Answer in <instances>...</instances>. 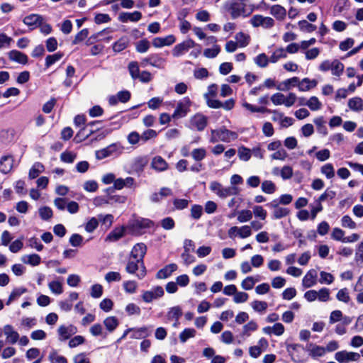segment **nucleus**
<instances>
[{
    "instance_id": "20e7f679",
    "label": "nucleus",
    "mask_w": 363,
    "mask_h": 363,
    "mask_svg": "<svg viewBox=\"0 0 363 363\" xmlns=\"http://www.w3.org/2000/svg\"><path fill=\"white\" fill-rule=\"evenodd\" d=\"M191 101L189 96L183 98L177 105L175 110L172 116L173 118H181L185 117L190 111Z\"/></svg>"
},
{
    "instance_id": "f257e3e1",
    "label": "nucleus",
    "mask_w": 363,
    "mask_h": 363,
    "mask_svg": "<svg viewBox=\"0 0 363 363\" xmlns=\"http://www.w3.org/2000/svg\"><path fill=\"white\" fill-rule=\"evenodd\" d=\"M154 223L147 218H137L129 221L126 225L128 233L133 235H140L152 228Z\"/></svg>"
},
{
    "instance_id": "c85d7f7f",
    "label": "nucleus",
    "mask_w": 363,
    "mask_h": 363,
    "mask_svg": "<svg viewBox=\"0 0 363 363\" xmlns=\"http://www.w3.org/2000/svg\"><path fill=\"white\" fill-rule=\"evenodd\" d=\"M300 84V79L298 77H293L291 78L287 79L283 82L282 84L284 85V87H281V85L277 86L278 90L285 91L290 89V86H298Z\"/></svg>"
},
{
    "instance_id": "a18cd8bd",
    "label": "nucleus",
    "mask_w": 363,
    "mask_h": 363,
    "mask_svg": "<svg viewBox=\"0 0 363 363\" xmlns=\"http://www.w3.org/2000/svg\"><path fill=\"white\" fill-rule=\"evenodd\" d=\"M191 156L196 161H201L206 156V151L204 148H196L192 150Z\"/></svg>"
},
{
    "instance_id": "58836bf2",
    "label": "nucleus",
    "mask_w": 363,
    "mask_h": 363,
    "mask_svg": "<svg viewBox=\"0 0 363 363\" xmlns=\"http://www.w3.org/2000/svg\"><path fill=\"white\" fill-rule=\"evenodd\" d=\"M313 123L316 125L317 130L319 133L326 135L328 134V129L325 125V121L323 116L315 118Z\"/></svg>"
},
{
    "instance_id": "dca6fc26",
    "label": "nucleus",
    "mask_w": 363,
    "mask_h": 363,
    "mask_svg": "<svg viewBox=\"0 0 363 363\" xmlns=\"http://www.w3.org/2000/svg\"><path fill=\"white\" fill-rule=\"evenodd\" d=\"M142 18V13L140 11H135L133 13L121 12L118 16V20L122 23L128 21L137 22Z\"/></svg>"
},
{
    "instance_id": "e433bc0d",
    "label": "nucleus",
    "mask_w": 363,
    "mask_h": 363,
    "mask_svg": "<svg viewBox=\"0 0 363 363\" xmlns=\"http://www.w3.org/2000/svg\"><path fill=\"white\" fill-rule=\"evenodd\" d=\"M44 166L40 162H35L29 171V178L33 179L38 177L43 172Z\"/></svg>"
},
{
    "instance_id": "09e8293b",
    "label": "nucleus",
    "mask_w": 363,
    "mask_h": 363,
    "mask_svg": "<svg viewBox=\"0 0 363 363\" xmlns=\"http://www.w3.org/2000/svg\"><path fill=\"white\" fill-rule=\"evenodd\" d=\"M251 155V150L249 148L242 146L238 149V156L240 160L247 162L250 159Z\"/></svg>"
},
{
    "instance_id": "a211bd4d",
    "label": "nucleus",
    "mask_w": 363,
    "mask_h": 363,
    "mask_svg": "<svg viewBox=\"0 0 363 363\" xmlns=\"http://www.w3.org/2000/svg\"><path fill=\"white\" fill-rule=\"evenodd\" d=\"M125 232H128L126 226H121L120 228H116L107 235L106 240L111 242H116L121 239L125 235Z\"/></svg>"
},
{
    "instance_id": "774afa93",
    "label": "nucleus",
    "mask_w": 363,
    "mask_h": 363,
    "mask_svg": "<svg viewBox=\"0 0 363 363\" xmlns=\"http://www.w3.org/2000/svg\"><path fill=\"white\" fill-rule=\"evenodd\" d=\"M325 349L323 347L314 345L313 347L310 350V355L313 358L317 357H322L325 354Z\"/></svg>"
},
{
    "instance_id": "412c9836",
    "label": "nucleus",
    "mask_w": 363,
    "mask_h": 363,
    "mask_svg": "<svg viewBox=\"0 0 363 363\" xmlns=\"http://www.w3.org/2000/svg\"><path fill=\"white\" fill-rule=\"evenodd\" d=\"M318 84L316 79H310L308 77L303 78L298 84V90L301 91H307L315 88Z\"/></svg>"
},
{
    "instance_id": "c03bdc74",
    "label": "nucleus",
    "mask_w": 363,
    "mask_h": 363,
    "mask_svg": "<svg viewBox=\"0 0 363 363\" xmlns=\"http://www.w3.org/2000/svg\"><path fill=\"white\" fill-rule=\"evenodd\" d=\"M286 53L285 52V50L284 48H280L277 49L269 57V61L272 63L277 62L280 58H286Z\"/></svg>"
},
{
    "instance_id": "338daca9",
    "label": "nucleus",
    "mask_w": 363,
    "mask_h": 363,
    "mask_svg": "<svg viewBox=\"0 0 363 363\" xmlns=\"http://www.w3.org/2000/svg\"><path fill=\"white\" fill-rule=\"evenodd\" d=\"M267 306V303L265 301L256 300L252 303V308L257 312H263L266 311Z\"/></svg>"
},
{
    "instance_id": "de8ad7c7",
    "label": "nucleus",
    "mask_w": 363,
    "mask_h": 363,
    "mask_svg": "<svg viewBox=\"0 0 363 363\" xmlns=\"http://www.w3.org/2000/svg\"><path fill=\"white\" fill-rule=\"evenodd\" d=\"M341 225L343 228H348L350 229H354L357 228L356 223L353 221L351 217L348 215H345L342 217Z\"/></svg>"
},
{
    "instance_id": "49530a36",
    "label": "nucleus",
    "mask_w": 363,
    "mask_h": 363,
    "mask_svg": "<svg viewBox=\"0 0 363 363\" xmlns=\"http://www.w3.org/2000/svg\"><path fill=\"white\" fill-rule=\"evenodd\" d=\"M269 59L265 53L259 54L255 58V62L260 67H265L268 65Z\"/></svg>"
},
{
    "instance_id": "c9c22d12",
    "label": "nucleus",
    "mask_w": 363,
    "mask_h": 363,
    "mask_svg": "<svg viewBox=\"0 0 363 363\" xmlns=\"http://www.w3.org/2000/svg\"><path fill=\"white\" fill-rule=\"evenodd\" d=\"M182 315V311L179 306H174L171 308L167 315L168 320H175L176 321H178V320Z\"/></svg>"
},
{
    "instance_id": "0e129e2a",
    "label": "nucleus",
    "mask_w": 363,
    "mask_h": 363,
    "mask_svg": "<svg viewBox=\"0 0 363 363\" xmlns=\"http://www.w3.org/2000/svg\"><path fill=\"white\" fill-rule=\"evenodd\" d=\"M270 157L272 160L284 161L288 157V153L284 149L280 148L279 150H277L275 152L272 154Z\"/></svg>"
},
{
    "instance_id": "8fccbe9b",
    "label": "nucleus",
    "mask_w": 363,
    "mask_h": 363,
    "mask_svg": "<svg viewBox=\"0 0 363 363\" xmlns=\"http://www.w3.org/2000/svg\"><path fill=\"white\" fill-rule=\"evenodd\" d=\"M220 52V45H215L213 48H206L203 52V55L207 58H214L219 54Z\"/></svg>"
},
{
    "instance_id": "f8f14e48",
    "label": "nucleus",
    "mask_w": 363,
    "mask_h": 363,
    "mask_svg": "<svg viewBox=\"0 0 363 363\" xmlns=\"http://www.w3.org/2000/svg\"><path fill=\"white\" fill-rule=\"evenodd\" d=\"M118 150V145L113 143L105 148L96 151V157L97 160H103L114 155L117 152Z\"/></svg>"
},
{
    "instance_id": "1a4fd4ad",
    "label": "nucleus",
    "mask_w": 363,
    "mask_h": 363,
    "mask_svg": "<svg viewBox=\"0 0 363 363\" xmlns=\"http://www.w3.org/2000/svg\"><path fill=\"white\" fill-rule=\"evenodd\" d=\"M196 43L194 40L189 38L181 43L174 46L172 50V55L174 57H179L184 54V52L188 51L190 48H194Z\"/></svg>"
},
{
    "instance_id": "39448f33",
    "label": "nucleus",
    "mask_w": 363,
    "mask_h": 363,
    "mask_svg": "<svg viewBox=\"0 0 363 363\" xmlns=\"http://www.w3.org/2000/svg\"><path fill=\"white\" fill-rule=\"evenodd\" d=\"M101 123V121H94L88 123L86 125H84L83 128H82L79 132L77 133V135L74 137V140L76 143H80L86 138H88L89 136H91L92 134H94L96 131L99 130V129L97 128L96 130L93 129V127L97 124Z\"/></svg>"
},
{
    "instance_id": "37998d69",
    "label": "nucleus",
    "mask_w": 363,
    "mask_h": 363,
    "mask_svg": "<svg viewBox=\"0 0 363 363\" xmlns=\"http://www.w3.org/2000/svg\"><path fill=\"white\" fill-rule=\"evenodd\" d=\"M262 190L266 194H272L276 191L275 184L270 180H265L262 183Z\"/></svg>"
},
{
    "instance_id": "4c0bfd02",
    "label": "nucleus",
    "mask_w": 363,
    "mask_h": 363,
    "mask_svg": "<svg viewBox=\"0 0 363 363\" xmlns=\"http://www.w3.org/2000/svg\"><path fill=\"white\" fill-rule=\"evenodd\" d=\"M306 105L308 106V108L314 111H318L321 108L322 104L318 99V97L313 96H311L306 103Z\"/></svg>"
},
{
    "instance_id": "ddd939ff",
    "label": "nucleus",
    "mask_w": 363,
    "mask_h": 363,
    "mask_svg": "<svg viewBox=\"0 0 363 363\" xmlns=\"http://www.w3.org/2000/svg\"><path fill=\"white\" fill-rule=\"evenodd\" d=\"M43 21H44V18L39 14H30L23 20L24 24L31 27V30L38 27Z\"/></svg>"
},
{
    "instance_id": "3c124183",
    "label": "nucleus",
    "mask_w": 363,
    "mask_h": 363,
    "mask_svg": "<svg viewBox=\"0 0 363 363\" xmlns=\"http://www.w3.org/2000/svg\"><path fill=\"white\" fill-rule=\"evenodd\" d=\"M135 48L138 52H145L150 48V42L147 39L140 40L135 43Z\"/></svg>"
},
{
    "instance_id": "2eb2a0df",
    "label": "nucleus",
    "mask_w": 363,
    "mask_h": 363,
    "mask_svg": "<svg viewBox=\"0 0 363 363\" xmlns=\"http://www.w3.org/2000/svg\"><path fill=\"white\" fill-rule=\"evenodd\" d=\"M146 246L143 243L136 244L131 250L130 258L138 259L140 262H143L144 256L146 253Z\"/></svg>"
},
{
    "instance_id": "cd10ccee",
    "label": "nucleus",
    "mask_w": 363,
    "mask_h": 363,
    "mask_svg": "<svg viewBox=\"0 0 363 363\" xmlns=\"http://www.w3.org/2000/svg\"><path fill=\"white\" fill-rule=\"evenodd\" d=\"M48 359L50 363H68L67 359L64 356L60 355L57 351L52 349L48 355Z\"/></svg>"
},
{
    "instance_id": "052dcab7",
    "label": "nucleus",
    "mask_w": 363,
    "mask_h": 363,
    "mask_svg": "<svg viewBox=\"0 0 363 363\" xmlns=\"http://www.w3.org/2000/svg\"><path fill=\"white\" fill-rule=\"evenodd\" d=\"M99 225V220L95 217L90 218L85 225V230L88 233L94 231Z\"/></svg>"
},
{
    "instance_id": "680f3d73",
    "label": "nucleus",
    "mask_w": 363,
    "mask_h": 363,
    "mask_svg": "<svg viewBox=\"0 0 363 363\" xmlns=\"http://www.w3.org/2000/svg\"><path fill=\"white\" fill-rule=\"evenodd\" d=\"M39 215L43 220H47L52 218V211L48 206H43L39 208Z\"/></svg>"
},
{
    "instance_id": "2f4dec72",
    "label": "nucleus",
    "mask_w": 363,
    "mask_h": 363,
    "mask_svg": "<svg viewBox=\"0 0 363 363\" xmlns=\"http://www.w3.org/2000/svg\"><path fill=\"white\" fill-rule=\"evenodd\" d=\"M235 39L237 40L238 45L240 48H245L250 43V37L249 35L240 31L235 35Z\"/></svg>"
},
{
    "instance_id": "b1692460",
    "label": "nucleus",
    "mask_w": 363,
    "mask_h": 363,
    "mask_svg": "<svg viewBox=\"0 0 363 363\" xmlns=\"http://www.w3.org/2000/svg\"><path fill=\"white\" fill-rule=\"evenodd\" d=\"M243 106L248 111H250L252 113H276V111H272L271 109H269L264 106L257 107L251 104H249L247 102L243 103Z\"/></svg>"
},
{
    "instance_id": "bf43d9fd",
    "label": "nucleus",
    "mask_w": 363,
    "mask_h": 363,
    "mask_svg": "<svg viewBox=\"0 0 363 363\" xmlns=\"http://www.w3.org/2000/svg\"><path fill=\"white\" fill-rule=\"evenodd\" d=\"M88 35L89 30L87 28L82 29L75 35L74 39L72 41V45H77L83 41L85 38H87Z\"/></svg>"
},
{
    "instance_id": "72a5a7b5",
    "label": "nucleus",
    "mask_w": 363,
    "mask_h": 363,
    "mask_svg": "<svg viewBox=\"0 0 363 363\" xmlns=\"http://www.w3.org/2000/svg\"><path fill=\"white\" fill-rule=\"evenodd\" d=\"M128 45V39L126 37H123L113 43V50L116 52H120L125 50L127 48Z\"/></svg>"
},
{
    "instance_id": "69168bd1",
    "label": "nucleus",
    "mask_w": 363,
    "mask_h": 363,
    "mask_svg": "<svg viewBox=\"0 0 363 363\" xmlns=\"http://www.w3.org/2000/svg\"><path fill=\"white\" fill-rule=\"evenodd\" d=\"M336 297L340 301H342L344 303H348L350 300L348 290L347 288H343L339 290L336 295Z\"/></svg>"
},
{
    "instance_id": "423d86ee",
    "label": "nucleus",
    "mask_w": 363,
    "mask_h": 363,
    "mask_svg": "<svg viewBox=\"0 0 363 363\" xmlns=\"http://www.w3.org/2000/svg\"><path fill=\"white\" fill-rule=\"evenodd\" d=\"M226 9L230 12L231 18L233 19L238 18L241 15L244 17L248 16L245 14V4L244 3H238L237 1H232L226 4Z\"/></svg>"
},
{
    "instance_id": "a19ab883",
    "label": "nucleus",
    "mask_w": 363,
    "mask_h": 363,
    "mask_svg": "<svg viewBox=\"0 0 363 363\" xmlns=\"http://www.w3.org/2000/svg\"><path fill=\"white\" fill-rule=\"evenodd\" d=\"M63 57V53L57 52L53 55H48L45 58V67H50L51 65L59 61Z\"/></svg>"
},
{
    "instance_id": "603ef678",
    "label": "nucleus",
    "mask_w": 363,
    "mask_h": 363,
    "mask_svg": "<svg viewBox=\"0 0 363 363\" xmlns=\"http://www.w3.org/2000/svg\"><path fill=\"white\" fill-rule=\"evenodd\" d=\"M321 172L325 175L328 179H331L335 176V170L331 163L324 164L321 167Z\"/></svg>"
},
{
    "instance_id": "0eeeda50",
    "label": "nucleus",
    "mask_w": 363,
    "mask_h": 363,
    "mask_svg": "<svg viewBox=\"0 0 363 363\" xmlns=\"http://www.w3.org/2000/svg\"><path fill=\"white\" fill-rule=\"evenodd\" d=\"M279 202L278 199H274L271 202L266 204L267 206L274 208L272 218L274 219H280L287 216L290 213V210L288 208L279 207Z\"/></svg>"
},
{
    "instance_id": "a878e982",
    "label": "nucleus",
    "mask_w": 363,
    "mask_h": 363,
    "mask_svg": "<svg viewBox=\"0 0 363 363\" xmlns=\"http://www.w3.org/2000/svg\"><path fill=\"white\" fill-rule=\"evenodd\" d=\"M178 266L175 263H171L162 269H160V279H167L174 272L177 270Z\"/></svg>"
},
{
    "instance_id": "4468645a",
    "label": "nucleus",
    "mask_w": 363,
    "mask_h": 363,
    "mask_svg": "<svg viewBox=\"0 0 363 363\" xmlns=\"http://www.w3.org/2000/svg\"><path fill=\"white\" fill-rule=\"evenodd\" d=\"M3 332L6 337V342L9 344L13 345L19 339V334L11 325H6L3 328Z\"/></svg>"
},
{
    "instance_id": "6e6d98bb",
    "label": "nucleus",
    "mask_w": 363,
    "mask_h": 363,
    "mask_svg": "<svg viewBox=\"0 0 363 363\" xmlns=\"http://www.w3.org/2000/svg\"><path fill=\"white\" fill-rule=\"evenodd\" d=\"M350 6V4L349 0H337L335 6V11H337L339 13H341L344 11L348 9Z\"/></svg>"
},
{
    "instance_id": "79ce46f5",
    "label": "nucleus",
    "mask_w": 363,
    "mask_h": 363,
    "mask_svg": "<svg viewBox=\"0 0 363 363\" xmlns=\"http://www.w3.org/2000/svg\"><path fill=\"white\" fill-rule=\"evenodd\" d=\"M147 335V330L146 328H140L138 329L133 328L131 331L130 338L132 339H141Z\"/></svg>"
},
{
    "instance_id": "ea45409f",
    "label": "nucleus",
    "mask_w": 363,
    "mask_h": 363,
    "mask_svg": "<svg viewBox=\"0 0 363 363\" xmlns=\"http://www.w3.org/2000/svg\"><path fill=\"white\" fill-rule=\"evenodd\" d=\"M344 70V65L338 61L337 60H335L332 62V74L334 76L340 77Z\"/></svg>"
},
{
    "instance_id": "6ab92c4d",
    "label": "nucleus",
    "mask_w": 363,
    "mask_h": 363,
    "mask_svg": "<svg viewBox=\"0 0 363 363\" xmlns=\"http://www.w3.org/2000/svg\"><path fill=\"white\" fill-rule=\"evenodd\" d=\"M317 272L315 269L309 270L303 277L302 284L306 288H310L316 284Z\"/></svg>"
},
{
    "instance_id": "f03ea898",
    "label": "nucleus",
    "mask_w": 363,
    "mask_h": 363,
    "mask_svg": "<svg viewBox=\"0 0 363 363\" xmlns=\"http://www.w3.org/2000/svg\"><path fill=\"white\" fill-rule=\"evenodd\" d=\"M212 136L211 138V143H216L218 140L225 143H229L231 140H235L238 138V133L236 132L227 129L225 126L216 130H211Z\"/></svg>"
},
{
    "instance_id": "c756f323",
    "label": "nucleus",
    "mask_w": 363,
    "mask_h": 363,
    "mask_svg": "<svg viewBox=\"0 0 363 363\" xmlns=\"http://www.w3.org/2000/svg\"><path fill=\"white\" fill-rule=\"evenodd\" d=\"M348 106L354 111L359 112L363 110V102L360 97H354L348 101Z\"/></svg>"
},
{
    "instance_id": "13d9d810",
    "label": "nucleus",
    "mask_w": 363,
    "mask_h": 363,
    "mask_svg": "<svg viewBox=\"0 0 363 363\" xmlns=\"http://www.w3.org/2000/svg\"><path fill=\"white\" fill-rule=\"evenodd\" d=\"M189 201L185 199H174L173 204L176 210H183L188 207Z\"/></svg>"
},
{
    "instance_id": "4be33fe9",
    "label": "nucleus",
    "mask_w": 363,
    "mask_h": 363,
    "mask_svg": "<svg viewBox=\"0 0 363 363\" xmlns=\"http://www.w3.org/2000/svg\"><path fill=\"white\" fill-rule=\"evenodd\" d=\"M270 13L277 20L282 21L286 16V10L285 8L279 4L274 5L271 7Z\"/></svg>"
},
{
    "instance_id": "5fc2aeb1",
    "label": "nucleus",
    "mask_w": 363,
    "mask_h": 363,
    "mask_svg": "<svg viewBox=\"0 0 363 363\" xmlns=\"http://www.w3.org/2000/svg\"><path fill=\"white\" fill-rule=\"evenodd\" d=\"M203 213V207L199 204H194L191 208V216L195 220L199 219Z\"/></svg>"
},
{
    "instance_id": "f3484780",
    "label": "nucleus",
    "mask_w": 363,
    "mask_h": 363,
    "mask_svg": "<svg viewBox=\"0 0 363 363\" xmlns=\"http://www.w3.org/2000/svg\"><path fill=\"white\" fill-rule=\"evenodd\" d=\"M13 160L11 155L3 156L0 160V172L4 174L9 173L13 168Z\"/></svg>"
},
{
    "instance_id": "aec40b11",
    "label": "nucleus",
    "mask_w": 363,
    "mask_h": 363,
    "mask_svg": "<svg viewBox=\"0 0 363 363\" xmlns=\"http://www.w3.org/2000/svg\"><path fill=\"white\" fill-rule=\"evenodd\" d=\"M9 58L11 61L18 62L22 65H26L28 62V56L16 50H13L9 52Z\"/></svg>"
},
{
    "instance_id": "393cba45",
    "label": "nucleus",
    "mask_w": 363,
    "mask_h": 363,
    "mask_svg": "<svg viewBox=\"0 0 363 363\" xmlns=\"http://www.w3.org/2000/svg\"><path fill=\"white\" fill-rule=\"evenodd\" d=\"M104 324L109 333H113L119 325V321L116 317L109 316L104 319Z\"/></svg>"
},
{
    "instance_id": "7c9ffc66",
    "label": "nucleus",
    "mask_w": 363,
    "mask_h": 363,
    "mask_svg": "<svg viewBox=\"0 0 363 363\" xmlns=\"http://www.w3.org/2000/svg\"><path fill=\"white\" fill-rule=\"evenodd\" d=\"M21 260L25 264H30L31 266H37L40 264L41 258L37 254H32L23 257Z\"/></svg>"
},
{
    "instance_id": "9b49d317",
    "label": "nucleus",
    "mask_w": 363,
    "mask_h": 363,
    "mask_svg": "<svg viewBox=\"0 0 363 363\" xmlns=\"http://www.w3.org/2000/svg\"><path fill=\"white\" fill-rule=\"evenodd\" d=\"M286 351L294 362H303L304 361V359L298 354L300 351H304V348L301 345L295 343L286 344Z\"/></svg>"
},
{
    "instance_id": "bb28decb",
    "label": "nucleus",
    "mask_w": 363,
    "mask_h": 363,
    "mask_svg": "<svg viewBox=\"0 0 363 363\" xmlns=\"http://www.w3.org/2000/svg\"><path fill=\"white\" fill-rule=\"evenodd\" d=\"M159 297V286H156L154 291H146L143 294L142 298L146 303H150Z\"/></svg>"
},
{
    "instance_id": "e2e57ef3",
    "label": "nucleus",
    "mask_w": 363,
    "mask_h": 363,
    "mask_svg": "<svg viewBox=\"0 0 363 363\" xmlns=\"http://www.w3.org/2000/svg\"><path fill=\"white\" fill-rule=\"evenodd\" d=\"M252 218V213L250 210H242L238 216V220L240 223L249 221Z\"/></svg>"
},
{
    "instance_id": "4d7b16f0",
    "label": "nucleus",
    "mask_w": 363,
    "mask_h": 363,
    "mask_svg": "<svg viewBox=\"0 0 363 363\" xmlns=\"http://www.w3.org/2000/svg\"><path fill=\"white\" fill-rule=\"evenodd\" d=\"M48 287L50 290L55 294H61L63 292L62 285L58 281H52L50 282Z\"/></svg>"
},
{
    "instance_id": "7ed1b4c3",
    "label": "nucleus",
    "mask_w": 363,
    "mask_h": 363,
    "mask_svg": "<svg viewBox=\"0 0 363 363\" xmlns=\"http://www.w3.org/2000/svg\"><path fill=\"white\" fill-rule=\"evenodd\" d=\"M125 271L129 274H135L139 279H142L145 275V268L143 262H140L138 259L129 258L125 267Z\"/></svg>"
},
{
    "instance_id": "5701e85b",
    "label": "nucleus",
    "mask_w": 363,
    "mask_h": 363,
    "mask_svg": "<svg viewBox=\"0 0 363 363\" xmlns=\"http://www.w3.org/2000/svg\"><path fill=\"white\" fill-rule=\"evenodd\" d=\"M192 124L197 130L202 131L207 125V118L203 115L195 116Z\"/></svg>"
},
{
    "instance_id": "864d4df0",
    "label": "nucleus",
    "mask_w": 363,
    "mask_h": 363,
    "mask_svg": "<svg viewBox=\"0 0 363 363\" xmlns=\"http://www.w3.org/2000/svg\"><path fill=\"white\" fill-rule=\"evenodd\" d=\"M160 225L164 230H172L175 227V221L172 217H166L160 220Z\"/></svg>"
},
{
    "instance_id": "473e14b6",
    "label": "nucleus",
    "mask_w": 363,
    "mask_h": 363,
    "mask_svg": "<svg viewBox=\"0 0 363 363\" xmlns=\"http://www.w3.org/2000/svg\"><path fill=\"white\" fill-rule=\"evenodd\" d=\"M196 331L194 328H187L179 334V340L181 342H186L189 338L195 337Z\"/></svg>"
},
{
    "instance_id": "f704fd0d",
    "label": "nucleus",
    "mask_w": 363,
    "mask_h": 363,
    "mask_svg": "<svg viewBox=\"0 0 363 363\" xmlns=\"http://www.w3.org/2000/svg\"><path fill=\"white\" fill-rule=\"evenodd\" d=\"M298 25L301 31L306 33H313L317 28L315 25L308 23L306 20L299 21Z\"/></svg>"
},
{
    "instance_id": "6e6552de",
    "label": "nucleus",
    "mask_w": 363,
    "mask_h": 363,
    "mask_svg": "<svg viewBox=\"0 0 363 363\" xmlns=\"http://www.w3.org/2000/svg\"><path fill=\"white\" fill-rule=\"evenodd\" d=\"M335 359L340 363H347L350 361L357 362L360 359V354L354 352L342 350L335 353Z\"/></svg>"
},
{
    "instance_id": "9d476101",
    "label": "nucleus",
    "mask_w": 363,
    "mask_h": 363,
    "mask_svg": "<svg viewBox=\"0 0 363 363\" xmlns=\"http://www.w3.org/2000/svg\"><path fill=\"white\" fill-rule=\"evenodd\" d=\"M77 332V328L73 325H60L57 329L59 335V340L61 342L65 341L71 337Z\"/></svg>"
}]
</instances>
